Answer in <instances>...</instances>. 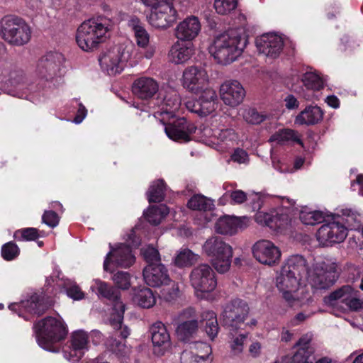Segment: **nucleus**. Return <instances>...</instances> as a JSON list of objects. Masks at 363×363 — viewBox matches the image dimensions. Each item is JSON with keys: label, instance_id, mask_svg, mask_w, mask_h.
Returning <instances> with one entry per match:
<instances>
[{"label": "nucleus", "instance_id": "f704fd0d", "mask_svg": "<svg viewBox=\"0 0 363 363\" xmlns=\"http://www.w3.org/2000/svg\"><path fill=\"white\" fill-rule=\"evenodd\" d=\"M296 346L299 347L297 351L292 357L294 363H313V358L311 359L314 350L310 346L308 340L300 338L296 343Z\"/></svg>", "mask_w": 363, "mask_h": 363}, {"label": "nucleus", "instance_id": "7ed1b4c3", "mask_svg": "<svg viewBox=\"0 0 363 363\" xmlns=\"http://www.w3.org/2000/svg\"><path fill=\"white\" fill-rule=\"evenodd\" d=\"M55 304L53 296L45 292H35L28 298L18 303H12L9 308L26 321H31L43 315Z\"/></svg>", "mask_w": 363, "mask_h": 363}, {"label": "nucleus", "instance_id": "bb28decb", "mask_svg": "<svg viewBox=\"0 0 363 363\" xmlns=\"http://www.w3.org/2000/svg\"><path fill=\"white\" fill-rule=\"evenodd\" d=\"M246 226L245 218L224 216L218 218L215 228L216 232L220 234L233 235L238 229H244Z\"/></svg>", "mask_w": 363, "mask_h": 363}, {"label": "nucleus", "instance_id": "79ce46f5", "mask_svg": "<svg viewBox=\"0 0 363 363\" xmlns=\"http://www.w3.org/2000/svg\"><path fill=\"white\" fill-rule=\"evenodd\" d=\"M300 220L304 225H314L325 220V215L320 211H311L307 207L303 208L299 213Z\"/></svg>", "mask_w": 363, "mask_h": 363}, {"label": "nucleus", "instance_id": "20e7f679", "mask_svg": "<svg viewBox=\"0 0 363 363\" xmlns=\"http://www.w3.org/2000/svg\"><path fill=\"white\" fill-rule=\"evenodd\" d=\"M99 298H104L114 303V308H118L116 316L111 317V325L116 330L115 335L125 340L130 335L129 328L123 325L125 306L121 301L120 292L110 284L96 279L91 286Z\"/></svg>", "mask_w": 363, "mask_h": 363}, {"label": "nucleus", "instance_id": "2f4dec72", "mask_svg": "<svg viewBox=\"0 0 363 363\" xmlns=\"http://www.w3.org/2000/svg\"><path fill=\"white\" fill-rule=\"evenodd\" d=\"M198 329V320L192 319L180 323L177 325L176 333L180 341L189 345L190 342H193L192 340L195 338Z\"/></svg>", "mask_w": 363, "mask_h": 363}, {"label": "nucleus", "instance_id": "f8f14e48", "mask_svg": "<svg viewBox=\"0 0 363 363\" xmlns=\"http://www.w3.org/2000/svg\"><path fill=\"white\" fill-rule=\"evenodd\" d=\"M215 272L208 264H200L190 274V281L194 289L202 293L213 291L217 285Z\"/></svg>", "mask_w": 363, "mask_h": 363}, {"label": "nucleus", "instance_id": "c03bdc74", "mask_svg": "<svg viewBox=\"0 0 363 363\" xmlns=\"http://www.w3.org/2000/svg\"><path fill=\"white\" fill-rule=\"evenodd\" d=\"M2 72L0 76L4 77V81H0L1 84H10L17 86L23 82L24 79L23 72L22 70H10L6 66L1 67Z\"/></svg>", "mask_w": 363, "mask_h": 363}, {"label": "nucleus", "instance_id": "b1692460", "mask_svg": "<svg viewBox=\"0 0 363 363\" xmlns=\"http://www.w3.org/2000/svg\"><path fill=\"white\" fill-rule=\"evenodd\" d=\"M158 90V83L151 77H143L138 78L134 81L132 86L133 94L143 100L152 98Z\"/></svg>", "mask_w": 363, "mask_h": 363}, {"label": "nucleus", "instance_id": "7c9ffc66", "mask_svg": "<svg viewBox=\"0 0 363 363\" xmlns=\"http://www.w3.org/2000/svg\"><path fill=\"white\" fill-rule=\"evenodd\" d=\"M57 69L58 65L54 55L48 54L38 60L36 71L41 78L48 81L56 74Z\"/></svg>", "mask_w": 363, "mask_h": 363}, {"label": "nucleus", "instance_id": "72a5a7b5", "mask_svg": "<svg viewBox=\"0 0 363 363\" xmlns=\"http://www.w3.org/2000/svg\"><path fill=\"white\" fill-rule=\"evenodd\" d=\"M88 335L82 331L78 330L72 334L70 347V355L77 357V360L81 359L84 354V350L86 348Z\"/></svg>", "mask_w": 363, "mask_h": 363}, {"label": "nucleus", "instance_id": "37998d69", "mask_svg": "<svg viewBox=\"0 0 363 363\" xmlns=\"http://www.w3.org/2000/svg\"><path fill=\"white\" fill-rule=\"evenodd\" d=\"M213 206L212 201L201 194L192 196L187 202V207L194 211H211Z\"/></svg>", "mask_w": 363, "mask_h": 363}, {"label": "nucleus", "instance_id": "5fc2aeb1", "mask_svg": "<svg viewBox=\"0 0 363 363\" xmlns=\"http://www.w3.org/2000/svg\"><path fill=\"white\" fill-rule=\"evenodd\" d=\"M179 295V286L173 283L171 286H164L161 291V298L167 302L175 301Z\"/></svg>", "mask_w": 363, "mask_h": 363}, {"label": "nucleus", "instance_id": "864d4df0", "mask_svg": "<svg viewBox=\"0 0 363 363\" xmlns=\"http://www.w3.org/2000/svg\"><path fill=\"white\" fill-rule=\"evenodd\" d=\"M115 285L122 290H127L130 286V274L127 272L118 271L113 277Z\"/></svg>", "mask_w": 363, "mask_h": 363}, {"label": "nucleus", "instance_id": "e433bc0d", "mask_svg": "<svg viewBox=\"0 0 363 363\" xmlns=\"http://www.w3.org/2000/svg\"><path fill=\"white\" fill-rule=\"evenodd\" d=\"M133 300L138 306L144 308H150L156 303V298L152 291L145 286L138 289L134 293Z\"/></svg>", "mask_w": 363, "mask_h": 363}, {"label": "nucleus", "instance_id": "a878e982", "mask_svg": "<svg viewBox=\"0 0 363 363\" xmlns=\"http://www.w3.org/2000/svg\"><path fill=\"white\" fill-rule=\"evenodd\" d=\"M337 218L348 230H359L363 225V214L352 208L337 209L335 213Z\"/></svg>", "mask_w": 363, "mask_h": 363}, {"label": "nucleus", "instance_id": "4c0bfd02", "mask_svg": "<svg viewBox=\"0 0 363 363\" xmlns=\"http://www.w3.org/2000/svg\"><path fill=\"white\" fill-rule=\"evenodd\" d=\"M271 140L276 141L279 144H284L287 142H294L303 147V143L298 135V132L289 129L284 128L276 132L271 137Z\"/></svg>", "mask_w": 363, "mask_h": 363}, {"label": "nucleus", "instance_id": "4d7b16f0", "mask_svg": "<svg viewBox=\"0 0 363 363\" xmlns=\"http://www.w3.org/2000/svg\"><path fill=\"white\" fill-rule=\"evenodd\" d=\"M143 255L147 265L159 264V263H161L159 251L153 247L146 248L143 251Z\"/></svg>", "mask_w": 363, "mask_h": 363}, {"label": "nucleus", "instance_id": "9d476101", "mask_svg": "<svg viewBox=\"0 0 363 363\" xmlns=\"http://www.w3.org/2000/svg\"><path fill=\"white\" fill-rule=\"evenodd\" d=\"M250 307L248 303L240 298H235L227 303L222 313L224 326L237 330L244 323L248 316Z\"/></svg>", "mask_w": 363, "mask_h": 363}, {"label": "nucleus", "instance_id": "774afa93", "mask_svg": "<svg viewBox=\"0 0 363 363\" xmlns=\"http://www.w3.org/2000/svg\"><path fill=\"white\" fill-rule=\"evenodd\" d=\"M121 62L118 55H116L115 58L110 59V67L111 70L115 73H121L123 70V67L121 65Z\"/></svg>", "mask_w": 363, "mask_h": 363}, {"label": "nucleus", "instance_id": "c9c22d12", "mask_svg": "<svg viewBox=\"0 0 363 363\" xmlns=\"http://www.w3.org/2000/svg\"><path fill=\"white\" fill-rule=\"evenodd\" d=\"M180 105L181 101L176 94L167 95L160 105V115H166L169 118H174Z\"/></svg>", "mask_w": 363, "mask_h": 363}, {"label": "nucleus", "instance_id": "0e129e2a", "mask_svg": "<svg viewBox=\"0 0 363 363\" xmlns=\"http://www.w3.org/2000/svg\"><path fill=\"white\" fill-rule=\"evenodd\" d=\"M248 158V155L245 150L241 148H236L230 156V159L238 163H245Z\"/></svg>", "mask_w": 363, "mask_h": 363}, {"label": "nucleus", "instance_id": "a19ab883", "mask_svg": "<svg viewBox=\"0 0 363 363\" xmlns=\"http://www.w3.org/2000/svg\"><path fill=\"white\" fill-rule=\"evenodd\" d=\"M203 324L208 337L213 340L218 335L219 326L216 314L213 311H208L203 315Z\"/></svg>", "mask_w": 363, "mask_h": 363}, {"label": "nucleus", "instance_id": "9b49d317", "mask_svg": "<svg viewBox=\"0 0 363 363\" xmlns=\"http://www.w3.org/2000/svg\"><path fill=\"white\" fill-rule=\"evenodd\" d=\"M332 217L333 221L323 224L316 233V238L323 247L342 242L347 235L346 227L335 214Z\"/></svg>", "mask_w": 363, "mask_h": 363}, {"label": "nucleus", "instance_id": "338daca9", "mask_svg": "<svg viewBox=\"0 0 363 363\" xmlns=\"http://www.w3.org/2000/svg\"><path fill=\"white\" fill-rule=\"evenodd\" d=\"M285 106L288 110H295L299 106V101L292 94L288 95L284 99Z\"/></svg>", "mask_w": 363, "mask_h": 363}, {"label": "nucleus", "instance_id": "ea45409f", "mask_svg": "<svg viewBox=\"0 0 363 363\" xmlns=\"http://www.w3.org/2000/svg\"><path fill=\"white\" fill-rule=\"evenodd\" d=\"M168 214L166 206H152L144 213L145 220L152 225H158Z\"/></svg>", "mask_w": 363, "mask_h": 363}, {"label": "nucleus", "instance_id": "c756f323", "mask_svg": "<svg viewBox=\"0 0 363 363\" xmlns=\"http://www.w3.org/2000/svg\"><path fill=\"white\" fill-rule=\"evenodd\" d=\"M323 111L318 106H308L296 117L295 123L299 125H312L323 120Z\"/></svg>", "mask_w": 363, "mask_h": 363}, {"label": "nucleus", "instance_id": "69168bd1", "mask_svg": "<svg viewBox=\"0 0 363 363\" xmlns=\"http://www.w3.org/2000/svg\"><path fill=\"white\" fill-rule=\"evenodd\" d=\"M230 198L234 203L240 204L247 200V194L242 190H235L230 193Z\"/></svg>", "mask_w": 363, "mask_h": 363}, {"label": "nucleus", "instance_id": "cd10ccee", "mask_svg": "<svg viewBox=\"0 0 363 363\" xmlns=\"http://www.w3.org/2000/svg\"><path fill=\"white\" fill-rule=\"evenodd\" d=\"M281 269H284V272H287L288 274L298 277L297 279L300 280L308 274V266L306 260L299 255L289 257Z\"/></svg>", "mask_w": 363, "mask_h": 363}, {"label": "nucleus", "instance_id": "0eeeda50", "mask_svg": "<svg viewBox=\"0 0 363 363\" xmlns=\"http://www.w3.org/2000/svg\"><path fill=\"white\" fill-rule=\"evenodd\" d=\"M203 250L211 257V262L215 269L219 273H225L230 269L233 257L231 246L219 237H212L208 239Z\"/></svg>", "mask_w": 363, "mask_h": 363}, {"label": "nucleus", "instance_id": "13d9d810", "mask_svg": "<svg viewBox=\"0 0 363 363\" xmlns=\"http://www.w3.org/2000/svg\"><path fill=\"white\" fill-rule=\"evenodd\" d=\"M343 303L352 311H358L363 308V302L359 298L355 297V291L353 288L352 292L347 294V300H345Z\"/></svg>", "mask_w": 363, "mask_h": 363}, {"label": "nucleus", "instance_id": "5701e85b", "mask_svg": "<svg viewBox=\"0 0 363 363\" xmlns=\"http://www.w3.org/2000/svg\"><path fill=\"white\" fill-rule=\"evenodd\" d=\"M154 353L162 356L171 345L170 335L166 326L160 321L155 323L150 328Z\"/></svg>", "mask_w": 363, "mask_h": 363}, {"label": "nucleus", "instance_id": "052dcab7", "mask_svg": "<svg viewBox=\"0 0 363 363\" xmlns=\"http://www.w3.org/2000/svg\"><path fill=\"white\" fill-rule=\"evenodd\" d=\"M244 118L248 123L251 124H259L265 120V116L260 114L255 108L249 109Z\"/></svg>", "mask_w": 363, "mask_h": 363}, {"label": "nucleus", "instance_id": "49530a36", "mask_svg": "<svg viewBox=\"0 0 363 363\" xmlns=\"http://www.w3.org/2000/svg\"><path fill=\"white\" fill-rule=\"evenodd\" d=\"M189 352H192L195 356L208 359L209 355L212 352L211 347L209 344L202 341H193L188 345L186 348Z\"/></svg>", "mask_w": 363, "mask_h": 363}, {"label": "nucleus", "instance_id": "423d86ee", "mask_svg": "<svg viewBox=\"0 0 363 363\" xmlns=\"http://www.w3.org/2000/svg\"><path fill=\"white\" fill-rule=\"evenodd\" d=\"M31 29L26 21L13 15L5 16L0 20V36L13 46H23L31 38Z\"/></svg>", "mask_w": 363, "mask_h": 363}, {"label": "nucleus", "instance_id": "e2e57ef3", "mask_svg": "<svg viewBox=\"0 0 363 363\" xmlns=\"http://www.w3.org/2000/svg\"><path fill=\"white\" fill-rule=\"evenodd\" d=\"M66 294L73 300L79 301L84 298V293L76 284H71L65 288Z\"/></svg>", "mask_w": 363, "mask_h": 363}, {"label": "nucleus", "instance_id": "de8ad7c7", "mask_svg": "<svg viewBox=\"0 0 363 363\" xmlns=\"http://www.w3.org/2000/svg\"><path fill=\"white\" fill-rule=\"evenodd\" d=\"M352 287L349 285H345L342 287L332 291L328 296L324 298V301L327 305L333 306L335 302L340 300L344 303L347 300V296L349 293L352 292Z\"/></svg>", "mask_w": 363, "mask_h": 363}, {"label": "nucleus", "instance_id": "f03ea898", "mask_svg": "<svg viewBox=\"0 0 363 363\" xmlns=\"http://www.w3.org/2000/svg\"><path fill=\"white\" fill-rule=\"evenodd\" d=\"M111 29L110 20L105 17L86 20L77 28V43L84 51H93L110 37Z\"/></svg>", "mask_w": 363, "mask_h": 363}, {"label": "nucleus", "instance_id": "6ab92c4d", "mask_svg": "<svg viewBox=\"0 0 363 363\" xmlns=\"http://www.w3.org/2000/svg\"><path fill=\"white\" fill-rule=\"evenodd\" d=\"M182 81L184 88L196 94L203 90L207 84V73L198 67H189L183 72Z\"/></svg>", "mask_w": 363, "mask_h": 363}, {"label": "nucleus", "instance_id": "bf43d9fd", "mask_svg": "<svg viewBox=\"0 0 363 363\" xmlns=\"http://www.w3.org/2000/svg\"><path fill=\"white\" fill-rule=\"evenodd\" d=\"M42 220L43 223L53 228L59 224L60 217L54 211H45L42 216Z\"/></svg>", "mask_w": 363, "mask_h": 363}, {"label": "nucleus", "instance_id": "2eb2a0df", "mask_svg": "<svg viewBox=\"0 0 363 363\" xmlns=\"http://www.w3.org/2000/svg\"><path fill=\"white\" fill-rule=\"evenodd\" d=\"M252 254L259 262L269 266L277 263L281 257L280 250L267 240L257 241L252 247Z\"/></svg>", "mask_w": 363, "mask_h": 363}, {"label": "nucleus", "instance_id": "58836bf2", "mask_svg": "<svg viewBox=\"0 0 363 363\" xmlns=\"http://www.w3.org/2000/svg\"><path fill=\"white\" fill-rule=\"evenodd\" d=\"M166 184L163 179H157L152 183L147 196L149 203H160L164 199Z\"/></svg>", "mask_w": 363, "mask_h": 363}, {"label": "nucleus", "instance_id": "dca6fc26", "mask_svg": "<svg viewBox=\"0 0 363 363\" xmlns=\"http://www.w3.org/2000/svg\"><path fill=\"white\" fill-rule=\"evenodd\" d=\"M196 127L185 118H179L165 127V133L169 138L179 143L191 140V135L195 133Z\"/></svg>", "mask_w": 363, "mask_h": 363}, {"label": "nucleus", "instance_id": "4468645a", "mask_svg": "<svg viewBox=\"0 0 363 363\" xmlns=\"http://www.w3.org/2000/svg\"><path fill=\"white\" fill-rule=\"evenodd\" d=\"M177 18V12L173 7L171 0L152 9L150 15V23L156 28L162 29L170 27Z\"/></svg>", "mask_w": 363, "mask_h": 363}, {"label": "nucleus", "instance_id": "ddd939ff", "mask_svg": "<svg viewBox=\"0 0 363 363\" xmlns=\"http://www.w3.org/2000/svg\"><path fill=\"white\" fill-rule=\"evenodd\" d=\"M111 250L106 255L104 262V269L106 272H111L109 266L111 264L121 267H130L135 261V257L132 252V248L125 244H120L114 248L109 244Z\"/></svg>", "mask_w": 363, "mask_h": 363}, {"label": "nucleus", "instance_id": "1a4fd4ad", "mask_svg": "<svg viewBox=\"0 0 363 363\" xmlns=\"http://www.w3.org/2000/svg\"><path fill=\"white\" fill-rule=\"evenodd\" d=\"M338 277L336 263L321 262L313 267L310 283L316 289H327L335 284Z\"/></svg>", "mask_w": 363, "mask_h": 363}, {"label": "nucleus", "instance_id": "39448f33", "mask_svg": "<svg viewBox=\"0 0 363 363\" xmlns=\"http://www.w3.org/2000/svg\"><path fill=\"white\" fill-rule=\"evenodd\" d=\"M33 330L38 345L48 350L52 344L64 340L67 334L64 323L51 316L35 322Z\"/></svg>", "mask_w": 363, "mask_h": 363}, {"label": "nucleus", "instance_id": "680f3d73", "mask_svg": "<svg viewBox=\"0 0 363 363\" xmlns=\"http://www.w3.org/2000/svg\"><path fill=\"white\" fill-rule=\"evenodd\" d=\"M182 363H210L209 359H202L197 355L193 354L192 352H189L185 349L181 355Z\"/></svg>", "mask_w": 363, "mask_h": 363}, {"label": "nucleus", "instance_id": "6e6552de", "mask_svg": "<svg viewBox=\"0 0 363 363\" xmlns=\"http://www.w3.org/2000/svg\"><path fill=\"white\" fill-rule=\"evenodd\" d=\"M251 203L252 210L257 211L255 217L257 223L267 225L274 230H282L286 228L289 223L288 214L280 213L274 209L269 212L261 211L263 201L257 195L255 196Z\"/></svg>", "mask_w": 363, "mask_h": 363}, {"label": "nucleus", "instance_id": "412c9836", "mask_svg": "<svg viewBox=\"0 0 363 363\" xmlns=\"http://www.w3.org/2000/svg\"><path fill=\"white\" fill-rule=\"evenodd\" d=\"M220 97L223 102L230 106H236L242 102L245 91L237 80L227 81L220 88Z\"/></svg>", "mask_w": 363, "mask_h": 363}, {"label": "nucleus", "instance_id": "4be33fe9", "mask_svg": "<svg viewBox=\"0 0 363 363\" xmlns=\"http://www.w3.org/2000/svg\"><path fill=\"white\" fill-rule=\"evenodd\" d=\"M256 46L260 53L275 59L283 50L284 41L276 35L264 34L256 39Z\"/></svg>", "mask_w": 363, "mask_h": 363}, {"label": "nucleus", "instance_id": "603ef678", "mask_svg": "<svg viewBox=\"0 0 363 363\" xmlns=\"http://www.w3.org/2000/svg\"><path fill=\"white\" fill-rule=\"evenodd\" d=\"M238 4V0H215L214 8L218 13L226 15L235 10Z\"/></svg>", "mask_w": 363, "mask_h": 363}, {"label": "nucleus", "instance_id": "a18cd8bd", "mask_svg": "<svg viewBox=\"0 0 363 363\" xmlns=\"http://www.w3.org/2000/svg\"><path fill=\"white\" fill-rule=\"evenodd\" d=\"M197 261V255L191 250L184 249L179 252L174 258V264L180 268L191 267Z\"/></svg>", "mask_w": 363, "mask_h": 363}, {"label": "nucleus", "instance_id": "f3484780", "mask_svg": "<svg viewBox=\"0 0 363 363\" xmlns=\"http://www.w3.org/2000/svg\"><path fill=\"white\" fill-rule=\"evenodd\" d=\"M217 94L212 89H205L199 99L188 101L187 108L200 116H206L216 108Z\"/></svg>", "mask_w": 363, "mask_h": 363}, {"label": "nucleus", "instance_id": "f257e3e1", "mask_svg": "<svg viewBox=\"0 0 363 363\" xmlns=\"http://www.w3.org/2000/svg\"><path fill=\"white\" fill-rule=\"evenodd\" d=\"M247 39L238 30L230 29L218 35L209 48V52L218 63L227 65L235 61L242 53Z\"/></svg>", "mask_w": 363, "mask_h": 363}, {"label": "nucleus", "instance_id": "a211bd4d", "mask_svg": "<svg viewBox=\"0 0 363 363\" xmlns=\"http://www.w3.org/2000/svg\"><path fill=\"white\" fill-rule=\"evenodd\" d=\"M128 25L134 33L137 45L145 49V57L147 59L152 58L155 52V47L150 44V34L144 23L138 17L133 16L128 21Z\"/></svg>", "mask_w": 363, "mask_h": 363}, {"label": "nucleus", "instance_id": "393cba45", "mask_svg": "<svg viewBox=\"0 0 363 363\" xmlns=\"http://www.w3.org/2000/svg\"><path fill=\"white\" fill-rule=\"evenodd\" d=\"M201 30L198 18L192 16L182 21L176 28V36L179 40L191 43Z\"/></svg>", "mask_w": 363, "mask_h": 363}, {"label": "nucleus", "instance_id": "473e14b6", "mask_svg": "<svg viewBox=\"0 0 363 363\" xmlns=\"http://www.w3.org/2000/svg\"><path fill=\"white\" fill-rule=\"evenodd\" d=\"M193 52L191 43L174 44L170 50L171 60L175 64H182L190 59Z\"/></svg>", "mask_w": 363, "mask_h": 363}, {"label": "nucleus", "instance_id": "3c124183", "mask_svg": "<svg viewBox=\"0 0 363 363\" xmlns=\"http://www.w3.org/2000/svg\"><path fill=\"white\" fill-rule=\"evenodd\" d=\"M20 254L18 246L13 241L4 244L1 247V255L6 261L15 259Z\"/></svg>", "mask_w": 363, "mask_h": 363}, {"label": "nucleus", "instance_id": "8fccbe9b", "mask_svg": "<svg viewBox=\"0 0 363 363\" xmlns=\"http://www.w3.org/2000/svg\"><path fill=\"white\" fill-rule=\"evenodd\" d=\"M13 237L18 241H33L37 240L40 235L37 228H25L17 230L14 233Z\"/></svg>", "mask_w": 363, "mask_h": 363}, {"label": "nucleus", "instance_id": "c85d7f7f", "mask_svg": "<svg viewBox=\"0 0 363 363\" xmlns=\"http://www.w3.org/2000/svg\"><path fill=\"white\" fill-rule=\"evenodd\" d=\"M297 277L292 274H288V272H284L282 269L280 275L277 277V286L280 291L283 292L285 299L289 300L291 292L298 289L301 280Z\"/></svg>", "mask_w": 363, "mask_h": 363}, {"label": "nucleus", "instance_id": "6e6d98bb", "mask_svg": "<svg viewBox=\"0 0 363 363\" xmlns=\"http://www.w3.org/2000/svg\"><path fill=\"white\" fill-rule=\"evenodd\" d=\"M108 348L116 355L124 356L126 354L127 347L124 342L116 337L110 338L107 342Z\"/></svg>", "mask_w": 363, "mask_h": 363}, {"label": "nucleus", "instance_id": "09e8293b", "mask_svg": "<svg viewBox=\"0 0 363 363\" xmlns=\"http://www.w3.org/2000/svg\"><path fill=\"white\" fill-rule=\"evenodd\" d=\"M302 82L308 90L319 91L323 88L321 78L313 72H306L302 77Z\"/></svg>", "mask_w": 363, "mask_h": 363}, {"label": "nucleus", "instance_id": "aec40b11", "mask_svg": "<svg viewBox=\"0 0 363 363\" xmlns=\"http://www.w3.org/2000/svg\"><path fill=\"white\" fill-rule=\"evenodd\" d=\"M145 283L151 287H160L169 284L168 271L166 267L162 264L147 265L143 271Z\"/></svg>", "mask_w": 363, "mask_h": 363}]
</instances>
